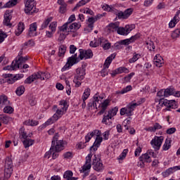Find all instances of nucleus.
I'll return each mask as SVG.
<instances>
[{
    "label": "nucleus",
    "mask_w": 180,
    "mask_h": 180,
    "mask_svg": "<svg viewBox=\"0 0 180 180\" xmlns=\"http://www.w3.org/2000/svg\"><path fill=\"white\" fill-rule=\"evenodd\" d=\"M81 27V24L79 22H74L68 25V32L75 33Z\"/></svg>",
    "instance_id": "obj_24"
},
{
    "label": "nucleus",
    "mask_w": 180,
    "mask_h": 180,
    "mask_svg": "<svg viewBox=\"0 0 180 180\" xmlns=\"http://www.w3.org/2000/svg\"><path fill=\"white\" fill-rule=\"evenodd\" d=\"M23 30H25V24H23V22H19L18 25V28L15 30V35L20 36L22 34Z\"/></svg>",
    "instance_id": "obj_36"
},
{
    "label": "nucleus",
    "mask_w": 180,
    "mask_h": 180,
    "mask_svg": "<svg viewBox=\"0 0 180 180\" xmlns=\"http://www.w3.org/2000/svg\"><path fill=\"white\" fill-rule=\"evenodd\" d=\"M37 30V23L34 22L30 25V30L28 32V36L30 37H34V36H37V34L36 33V31Z\"/></svg>",
    "instance_id": "obj_22"
},
{
    "label": "nucleus",
    "mask_w": 180,
    "mask_h": 180,
    "mask_svg": "<svg viewBox=\"0 0 180 180\" xmlns=\"http://www.w3.org/2000/svg\"><path fill=\"white\" fill-rule=\"evenodd\" d=\"M102 141H103V138H102V136H97L93 146L90 148V151H96L98 148L100 147L101 143H102Z\"/></svg>",
    "instance_id": "obj_19"
},
{
    "label": "nucleus",
    "mask_w": 180,
    "mask_h": 180,
    "mask_svg": "<svg viewBox=\"0 0 180 180\" xmlns=\"http://www.w3.org/2000/svg\"><path fill=\"white\" fill-rule=\"evenodd\" d=\"M169 148H171V139H166L162 146V150H164V151H167Z\"/></svg>",
    "instance_id": "obj_41"
},
{
    "label": "nucleus",
    "mask_w": 180,
    "mask_h": 180,
    "mask_svg": "<svg viewBox=\"0 0 180 180\" xmlns=\"http://www.w3.org/2000/svg\"><path fill=\"white\" fill-rule=\"evenodd\" d=\"M117 71L119 74H123V72H124L125 74H128V72H129V69H127V68H125V67L118 68Z\"/></svg>",
    "instance_id": "obj_55"
},
{
    "label": "nucleus",
    "mask_w": 180,
    "mask_h": 180,
    "mask_svg": "<svg viewBox=\"0 0 180 180\" xmlns=\"http://www.w3.org/2000/svg\"><path fill=\"white\" fill-rule=\"evenodd\" d=\"M59 135L58 134H56L55 136L53 137L51 147L49 151L46 152L44 155L45 158H50V153L53 151L54 149L55 151H61L64 150V142L63 140H58Z\"/></svg>",
    "instance_id": "obj_1"
},
{
    "label": "nucleus",
    "mask_w": 180,
    "mask_h": 180,
    "mask_svg": "<svg viewBox=\"0 0 180 180\" xmlns=\"http://www.w3.org/2000/svg\"><path fill=\"white\" fill-rule=\"evenodd\" d=\"M4 77V82H7V84H15L16 80L12 74H4L3 75Z\"/></svg>",
    "instance_id": "obj_25"
},
{
    "label": "nucleus",
    "mask_w": 180,
    "mask_h": 180,
    "mask_svg": "<svg viewBox=\"0 0 180 180\" xmlns=\"http://www.w3.org/2000/svg\"><path fill=\"white\" fill-rule=\"evenodd\" d=\"M153 61L155 65L159 68L162 67V65L164 64V59H162V57H161L160 55H156L153 59Z\"/></svg>",
    "instance_id": "obj_28"
},
{
    "label": "nucleus",
    "mask_w": 180,
    "mask_h": 180,
    "mask_svg": "<svg viewBox=\"0 0 180 180\" xmlns=\"http://www.w3.org/2000/svg\"><path fill=\"white\" fill-rule=\"evenodd\" d=\"M128 150L125 149L123 152L120 155L118 160H124L126 158V155H127Z\"/></svg>",
    "instance_id": "obj_60"
},
{
    "label": "nucleus",
    "mask_w": 180,
    "mask_h": 180,
    "mask_svg": "<svg viewBox=\"0 0 180 180\" xmlns=\"http://www.w3.org/2000/svg\"><path fill=\"white\" fill-rule=\"evenodd\" d=\"M58 153H60V151H56V150L53 149V151L49 153V155H48V157H49L50 158V156L52 155L53 160H56V158L58 157Z\"/></svg>",
    "instance_id": "obj_54"
},
{
    "label": "nucleus",
    "mask_w": 180,
    "mask_h": 180,
    "mask_svg": "<svg viewBox=\"0 0 180 180\" xmlns=\"http://www.w3.org/2000/svg\"><path fill=\"white\" fill-rule=\"evenodd\" d=\"M54 122H57V120L54 118V115L52 117L49 118L44 124H43L40 127L41 129H46L47 126H50V124H53Z\"/></svg>",
    "instance_id": "obj_35"
},
{
    "label": "nucleus",
    "mask_w": 180,
    "mask_h": 180,
    "mask_svg": "<svg viewBox=\"0 0 180 180\" xmlns=\"http://www.w3.org/2000/svg\"><path fill=\"white\" fill-rule=\"evenodd\" d=\"M9 103H11V102L8 100V97L6 96H0V106L1 108L9 105Z\"/></svg>",
    "instance_id": "obj_34"
},
{
    "label": "nucleus",
    "mask_w": 180,
    "mask_h": 180,
    "mask_svg": "<svg viewBox=\"0 0 180 180\" xmlns=\"http://www.w3.org/2000/svg\"><path fill=\"white\" fill-rule=\"evenodd\" d=\"M65 84H66L67 94L71 95V85L70 84V81L65 79Z\"/></svg>",
    "instance_id": "obj_58"
},
{
    "label": "nucleus",
    "mask_w": 180,
    "mask_h": 180,
    "mask_svg": "<svg viewBox=\"0 0 180 180\" xmlns=\"http://www.w3.org/2000/svg\"><path fill=\"white\" fill-rule=\"evenodd\" d=\"M146 46H148V50L152 51L153 50H155V46H154V42L153 41H148L146 42Z\"/></svg>",
    "instance_id": "obj_52"
},
{
    "label": "nucleus",
    "mask_w": 180,
    "mask_h": 180,
    "mask_svg": "<svg viewBox=\"0 0 180 180\" xmlns=\"http://www.w3.org/2000/svg\"><path fill=\"white\" fill-rule=\"evenodd\" d=\"M59 108L57 109L56 113L53 115V119L58 120L64 115L68 109V103L65 100H62L59 103Z\"/></svg>",
    "instance_id": "obj_4"
},
{
    "label": "nucleus",
    "mask_w": 180,
    "mask_h": 180,
    "mask_svg": "<svg viewBox=\"0 0 180 180\" xmlns=\"http://www.w3.org/2000/svg\"><path fill=\"white\" fill-rule=\"evenodd\" d=\"M20 0H10L7 3H6L4 6H2V2H0V9H4L5 8H12L15 5H18V2Z\"/></svg>",
    "instance_id": "obj_23"
},
{
    "label": "nucleus",
    "mask_w": 180,
    "mask_h": 180,
    "mask_svg": "<svg viewBox=\"0 0 180 180\" xmlns=\"http://www.w3.org/2000/svg\"><path fill=\"white\" fill-rule=\"evenodd\" d=\"M100 46L103 47V50H109L110 49V43L108 42L106 39L103 38L98 39Z\"/></svg>",
    "instance_id": "obj_29"
},
{
    "label": "nucleus",
    "mask_w": 180,
    "mask_h": 180,
    "mask_svg": "<svg viewBox=\"0 0 180 180\" xmlns=\"http://www.w3.org/2000/svg\"><path fill=\"white\" fill-rule=\"evenodd\" d=\"M129 91H131V86H130V85L126 86L121 91H116V94L117 95H119V94L123 95L124 94H127V92H129Z\"/></svg>",
    "instance_id": "obj_46"
},
{
    "label": "nucleus",
    "mask_w": 180,
    "mask_h": 180,
    "mask_svg": "<svg viewBox=\"0 0 180 180\" xmlns=\"http://www.w3.org/2000/svg\"><path fill=\"white\" fill-rule=\"evenodd\" d=\"M129 44H130V40L123 39L116 42L114 44V49H115V50H121V49H123V46H129Z\"/></svg>",
    "instance_id": "obj_17"
},
{
    "label": "nucleus",
    "mask_w": 180,
    "mask_h": 180,
    "mask_svg": "<svg viewBox=\"0 0 180 180\" xmlns=\"http://www.w3.org/2000/svg\"><path fill=\"white\" fill-rule=\"evenodd\" d=\"M117 112H119V107L117 106L109 110L108 114L103 116V122L108 124V122H106V120H109V119H112V117H114V116H116V115H117Z\"/></svg>",
    "instance_id": "obj_14"
},
{
    "label": "nucleus",
    "mask_w": 180,
    "mask_h": 180,
    "mask_svg": "<svg viewBox=\"0 0 180 180\" xmlns=\"http://www.w3.org/2000/svg\"><path fill=\"white\" fill-rule=\"evenodd\" d=\"M0 120L4 124H8L11 122V117L6 115V114L0 115Z\"/></svg>",
    "instance_id": "obj_37"
},
{
    "label": "nucleus",
    "mask_w": 180,
    "mask_h": 180,
    "mask_svg": "<svg viewBox=\"0 0 180 180\" xmlns=\"http://www.w3.org/2000/svg\"><path fill=\"white\" fill-rule=\"evenodd\" d=\"M109 103H110V100L109 99H105L101 103V110L98 112V115H103L105 113L106 109H108V106H109Z\"/></svg>",
    "instance_id": "obj_31"
},
{
    "label": "nucleus",
    "mask_w": 180,
    "mask_h": 180,
    "mask_svg": "<svg viewBox=\"0 0 180 180\" xmlns=\"http://www.w3.org/2000/svg\"><path fill=\"white\" fill-rule=\"evenodd\" d=\"M131 13H133V8H127V10H125L124 11V15L125 19H127V18H129L131 15Z\"/></svg>",
    "instance_id": "obj_53"
},
{
    "label": "nucleus",
    "mask_w": 180,
    "mask_h": 180,
    "mask_svg": "<svg viewBox=\"0 0 180 180\" xmlns=\"http://www.w3.org/2000/svg\"><path fill=\"white\" fill-rule=\"evenodd\" d=\"M4 70L7 71H15V70H18V67L16 66V63L15 61H13L11 65H7L4 68Z\"/></svg>",
    "instance_id": "obj_40"
},
{
    "label": "nucleus",
    "mask_w": 180,
    "mask_h": 180,
    "mask_svg": "<svg viewBox=\"0 0 180 180\" xmlns=\"http://www.w3.org/2000/svg\"><path fill=\"white\" fill-rule=\"evenodd\" d=\"M25 86H20L17 88V89L15 90V94L16 95H18V96H22V95H23V94H25Z\"/></svg>",
    "instance_id": "obj_43"
},
{
    "label": "nucleus",
    "mask_w": 180,
    "mask_h": 180,
    "mask_svg": "<svg viewBox=\"0 0 180 180\" xmlns=\"http://www.w3.org/2000/svg\"><path fill=\"white\" fill-rule=\"evenodd\" d=\"M4 167V178L9 179L12 175V172H13V162L11 158L7 157L6 158Z\"/></svg>",
    "instance_id": "obj_5"
},
{
    "label": "nucleus",
    "mask_w": 180,
    "mask_h": 180,
    "mask_svg": "<svg viewBox=\"0 0 180 180\" xmlns=\"http://www.w3.org/2000/svg\"><path fill=\"white\" fill-rule=\"evenodd\" d=\"M144 102V99L140 98L139 101H138L136 103H134L132 101L129 104L127 105L125 108H122L120 109V115L121 116H124V115H127V116H133V111L137 106H140L141 103Z\"/></svg>",
    "instance_id": "obj_2"
},
{
    "label": "nucleus",
    "mask_w": 180,
    "mask_h": 180,
    "mask_svg": "<svg viewBox=\"0 0 180 180\" xmlns=\"http://www.w3.org/2000/svg\"><path fill=\"white\" fill-rule=\"evenodd\" d=\"M51 20H53L52 17L48 18L46 20H45L41 26V30L46 29Z\"/></svg>",
    "instance_id": "obj_45"
},
{
    "label": "nucleus",
    "mask_w": 180,
    "mask_h": 180,
    "mask_svg": "<svg viewBox=\"0 0 180 180\" xmlns=\"http://www.w3.org/2000/svg\"><path fill=\"white\" fill-rule=\"evenodd\" d=\"M93 168L97 172H101V171H103V163H102V160L101 158H98L96 155H94L93 158Z\"/></svg>",
    "instance_id": "obj_11"
},
{
    "label": "nucleus",
    "mask_w": 180,
    "mask_h": 180,
    "mask_svg": "<svg viewBox=\"0 0 180 180\" xmlns=\"http://www.w3.org/2000/svg\"><path fill=\"white\" fill-rule=\"evenodd\" d=\"M140 38V35L139 34H135L134 36H132L130 39H127L126 40H129L130 44L136 41V40H137V39Z\"/></svg>",
    "instance_id": "obj_61"
},
{
    "label": "nucleus",
    "mask_w": 180,
    "mask_h": 180,
    "mask_svg": "<svg viewBox=\"0 0 180 180\" xmlns=\"http://www.w3.org/2000/svg\"><path fill=\"white\" fill-rule=\"evenodd\" d=\"M68 23L65 22L63 26L60 27L59 30L60 32H62V33H70V32H68Z\"/></svg>",
    "instance_id": "obj_50"
},
{
    "label": "nucleus",
    "mask_w": 180,
    "mask_h": 180,
    "mask_svg": "<svg viewBox=\"0 0 180 180\" xmlns=\"http://www.w3.org/2000/svg\"><path fill=\"white\" fill-rule=\"evenodd\" d=\"M27 61V56L25 57H20L18 60H16L14 63L16 64L17 68H22V64H25Z\"/></svg>",
    "instance_id": "obj_32"
},
{
    "label": "nucleus",
    "mask_w": 180,
    "mask_h": 180,
    "mask_svg": "<svg viewBox=\"0 0 180 180\" xmlns=\"http://www.w3.org/2000/svg\"><path fill=\"white\" fill-rule=\"evenodd\" d=\"M91 0H81L76 4L75 7L73 8V11H75L77 8H81V6H84V5H86L88 2Z\"/></svg>",
    "instance_id": "obj_47"
},
{
    "label": "nucleus",
    "mask_w": 180,
    "mask_h": 180,
    "mask_svg": "<svg viewBox=\"0 0 180 180\" xmlns=\"http://www.w3.org/2000/svg\"><path fill=\"white\" fill-rule=\"evenodd\" d=\"M49 29L51 32H55L57 30V22H52L49 25Z\"/></svg>",
    "instance_id": "obj_57"
},
{
    "label": "nucleus",
    "mask_w": 180,
    "mask_h": 180,
    "mask_svg": "<svg viewBox=\"0 0 180 180\" xmlns=\"http://www.w3.org/2000/svg\"><path fill=\"white\" fill-rule=\"evenodd\" d=\"M139 161H141V162H142V164H141V168H143L144 167L145 162H151V158L149 156L148 152H146L145 154H142L139 157Z\"/></svg>",
    "instance_id": "obj_20"
},
{
    "label": "nucleus",
    "mask_w": 180,
    "mask_h": 180,
    "mask_svg": "<svg viewBox=\"0 0 180 180\" xmlns=\"http://www.w3.org/2000/svg\"><path fill=\"white\" fill-rule=\"evenodd\" d=\"M19 134H20V139H23L24 140H26L27 139V133L25 132V128H20L19 131Z\"/></svg>",
    "instance_id": "obj_48"
},
{
    "label": "nucleus",
    "mask_w": 180,
    "mask_h": 180,
    "mask_svg": "<svg viewBox=\"0 0 180 180\" xmlns=\"http://www.w3.org/2000/svg\"><path fill=\"white\" fill-rule=\"evenodd\" d=\"M176 131V128L175 127H172L169 129H167L166 131L167 134H174Z\"/></svg>",
    "instance_id": "obj_63"
},
{
    "label": "nucleus",
    "mask_w": 180,
    "mask_h": 180,
    "mask_svg": "<svg viewBox=\"0 0 180 180\" xmlns=\"http://www.w3.org/2000/svg\"><path fill=\"white\" fill-rule=\"evenodd\" d=\"M178 169H180L179 166H175L173 167H170L167 169L165 172H162V176L165 178H167V176H169L171 174H173V172H175V171H178Z\"/></svg>",
    "instance_id": "obj_26"
},
{
    "label": "nucleus",
    "mask_w": 180,
    "mask_h": 180,
    "mask_svg": "<svg viewBox=\"0 0 180 180\" xmlns=\"http://www.w3.org/2000/svg\"><path fill=\"white\" fill-rule=\"evenodd\" d=\"M180 34V29H176L172 33V37L173 39H176V37H179Z\"/></svg>",
    "instance_id": "obj_59"
},
{
    "label": "nucleus",
    "mask_w": 180,
    "mask_h": 180,
    "mask_svg": "<svg viewBox=\"0 0 180 180\" xmlns=\"http://www.w3.org/2000/svg\"><path fill=\"white\" fill-rule=\"evenodd\" d=\"M92 167V153H89L86 157V162L82 169L79 170L81 174H84V176L89 175V171Z\"/></svg>",
    "instance_id": "obj_6"
},
{
    "label": "nucleus",
    "mask_w": 180,
    "mask_h": 180,
    "mask_svg": "<svg viewBox=\"0 0 180 180\" xmlns=\"http://www.w3.org/2000/svg\"><path fill=\"white\" fill-rule=\"evenodd\" d=\"M147 153L150 158L153 157V158H157V153H155L152 149L148 150Z\"/></svg>",
    "instance_id": "obj_62"
},
{
    "label": "nucleus",
    "mask_w": 180,
    "mask_h": 180,
    "mask_svg": "<svg viewBox=\"0 0 180 180\" xmlns=\"http://www.w3.org/2000/svg\"><path fill=\"white\" fill-rule=\"evenodd\" d=\"M76 75L74 77L73 82L75 84V88H79L81 86V82L79 81H82L84 78H85L86 72L85 68H79L76 70Z\"/></svg>",
    "instance_id": "obj_7"
},
{
    "label": "nucleus",
    "mask_w": 180,
    "mask_h": 180,
    "mask_svg": "<svg viewBox=\"0 0 180 180\" xmlns=\"http://www.w3.org/2000/svg\"><path fill=\"white\" fill-rule=\"evenodd\" d=\"M13 108L11 105H5L3 110L4 113H7L8 115H12L13 113Z\"/></svg>",
    "instance_id": "obj_44"
},
{
    "label": "nucleus",
    "mask_w": 180,
    "mask_h": 180,
    "mask_svg": "<svg viewBox=\"0 0 180 180\" xmlns=\"http://www.w3.org/2000/svg\"><path fill=\"white\" fill-rule=\"evenodd\" d=\"M160 106H165V110H171V109H176V102L175 100H164L160 98L159 100Z\"/></svg>",
    "instance_id": "obj_9"
},
{
    "label": "nucleus",
    "mask_w": 180,
    "mask_h": 180,
    "mask_svg": "<svg viewBox=\"0 0 180 180\" xmlns=\"http://www.w3.org/2000/svg\"><path fill=\"white\" fill-rule=\"evenodd\" d=\"M135 26L134 25H126L124 27H118V30L117 33L120 34L121 36H127L133 29H134Z\"/></svg>",
    "instance_id": "obj_13"
},
{
    "label": "nucleus",
    "mask_w": 180,
    "mask_h": 180,
    "mask_svg": "<svg viewBox=\"0 0 180 180\" xmlns=\"http://www.w3.org/2000/svg\"><path fill=\"white\" fill-rule=\"evenodd\" d=\"M67 50V47L64 45H61L59 47L58 56L59 57H63L64 54H65V51Z\"/></svg>",
    "instance_id": "obj_51"
},
{
    "label": "nucleus",
    "mask_w": 180,
    "mask_h": 180,
    "mask_svg": "<svg viewBox=\"0 0 180 180\" xmlns=\"http://www.w3.org/2000/svg\"><path fill=\"white\" fill-rule=\"evenodd\" d=\"M162 141H164V136H155L154 139L150 141V144L155 151H158V150L161 148Z\"/></svg>",
    "instance_id": "obj_10"
},
{
    "label": "nucleus",
    "mask_w": 180,
    "mask_h": 180,
    "mask_svg": "<svg viewBox=\"0 0 180 180\" xmlns=\"http://www.w3.org/2000/svg\"><path fill=\"white\" fill-rule=\"evenodd\" d=\"M115 58H116V53H112L110 56H108L104 63L103 68H109V65L112 64V60H115Z\"/></svg>",
    "instance_id": "obj_30"
},
{
    "label": "nucleus",
    "mask_w": 180,
    "mask_h": 180,
    "mask_svg": "<svg viewBox=\"0 0 180 180\" xmlns=\"http://www.w3.org/2000/svg\"><path fill=\"white\" fill-rule=\"evenodd\" d=\"M119 26H120V24L119 23V22H110L107 26V29L108 30V32L109 33H113L115 32H117V30H119Z\"/></svg>",
    "instance_id": "obj_18"
},
{
    "label": "nucleus",
    "mask_w": 180,
    "mask_h": 180,
    "mask_svg": "<svg viewBox=\"0 0 180 180\" xmlns=\"http://www.w3.org/2000/svg\"><path fill=\"white\" fill-rule=\"evenodd\" d=\"M99 17H95V18H94V17H91V18H89V19H88V22L89 23V25H88V27L89 28V29H91V30H92V29H94V23H95V22H96V20H98V18Z\"/></svg>",
    "instance_id": "obj_39"
},
{
    "label": "nucleus",
    "mask_w": 180,
    "mask_h": 180,
    "mask_svg": "<svg viewBox=\"0 0 180 180\" xmlns=\"http://www.w3.org/2000/svg\"><path fill=\"white\" fill-rule=\"evenodd\" d=\"M180 10L177 11L173 19L169 22V27H175V25L179 22Z\"/></svg>",
    "instance_id": "obj_21"
},
{
    "label": "nucleus",
    "mask_w": 180,
    "mask_h": 180,
    "mask_svg": "<svg viewBox=\"0 0 180 180\" xmlns=\"http://www.w3.org/2000/svg\"><path fill=\"white\" fill-rule=\"evenodd\" d=\"M161 129H162L161 124H160L158 122H155L153 127L146 128L145 130H146V131H150L151 133H155L157 130H161Z\"/></svg>",
    "instance_id": "obj_27"
},
{
    "label": "nucleus",
    "mask_w": 180,
    "mask_h": 180,
    "mask_svg": "<svg viewBox=\"0 0 180 180\" xmlns=\"http://www.w3.org/2000/svg\"><path fill=\"white\" fill-rule=\"evenodd\" d=\"M30 102V105H31V106H34V105H36V103H37V101H36V98L34 97H31L29 100Z\"/></svg>",
    "instance_id": "obj_64"
},
{
    "label": "nucleus",
    "mask_w": 180,
    "mask_h": 180,
    "mask_svg": "<svg viewBox=\"0 0 180 180\" xmlns=\"http://www.w3.org/2000/svg\"><path fill=\"white\" fill-rule=\"evenodd\" d=\"M12 20V11L7 10L4 13V25L5 26H12L11 20Z\"/></svg>",
    "instance_id": "obj_16"
},
{
    "label": "nucleus",
    "mask_w": 180,
    "mask_h": 180,
    "mask_svg": "<svg viewBox=\"0 0 180 180\" xmlns=\"http://www.w3.org/2000/svg\"><path fill=\"white\" fill-rule=\"evenodd\" d=\"M81 61L80 58H76L74 56L69 57L68 58L67 63L64 65V67L62 68V71H66V70H68V68H70V67H72L75 64H78Z\"/></svg>",
    "instance_id": "obj_12"
},
{
    "label": "nucleus",
    "mask_w": 180,
    "mask_h": 180,
    "mask_svg": "<svg viewBox=\"0 0 180 180\" xmlns=\"http://www.w3.org/2000/svg\"><path fill=\"white\" fill-rule=\"evenodd\" d=\"M25 5V12L27 15H33L39 12V9L34 7V0H26Z\"/></svg>",
    "instance_id": "obj_8"
},
{
    "label": "nucleus",
    "mask_w": 180,
    "mask_h": 180,
    "mask_svg": "<svg viewBox=\"0 0 180 180\" xmlns=\"http://www.w3.org/2000/svg\"><path fill=\"white\" fill-rule=\"evenodd\" d=\"M174 88L172 86H169V88L164 89L165 98H168V96H171L174 95Z\"/></svg>",
    "instance_id": "obj_42"
},
{
    "label": "nucleus",
    "mask_w": 180,
    "mask_h": 180,
    "mask_svg": "<svg viewBox=\"0 0 180 180\" xmlns=\"http://www.w3.org/2000/svg\"><path fill=\"white\" fill-rule=\"evenodd\" d=\"M22 144L24 145L25 148H29L32 144H34V141L27 138L26 139H24Z\"/></svg>",
    "instance_id": "obj_38"
},
{
    "label": "nucleus",
    "mask_w": 180,
    "mask_h": 180,
    "mask_svg": "<svg viewBox=\"0 0 180 180\" xmlns=\"http://www.w3.org/2000/svg\"><path fill=\"white\" fill-rule=\"evenodd\" d=\"M74 175V174L68 170V171H66L64 174H63V178L65 179H67V180H77L78 179V178L77 177H73L72 176Z\"/></svg>",
    "instance_id": "obj_33"
},
{
    "label": "nucleus",
    "mask_w": 180,
    "mask_h": 180,
    "mask_svg": "<svg viewBox=\"0 0 180 180\" xmlns=\"http://www.w3.org/2000/svg\"><path fill=\"white\" fill-rule=\"evenodd\" d=\"M139 58H140V54L136 53L129 60V63H130L131 64L133 63H136V61H137Z\"/></svg>",
    "instance_id": "obj_56"
},
{
    "label": "nucleus",
    "mask_w": 180,
    "mask_h": 180,
    "mask_svg": "<svg viewBox=\"0 0 180 180\" xmlns=\"http://www.w3.org/2000/svg\"><path fill=\"white\" fill-rule=\"evenodd\" d=\"M79 56L81 60H84V58L87 59V58H92L94 56V53H92V50L88 49L86 51H84V49H79Z\"/></svg>",
    "instance_id": "obj_15"
},
{
    "label": "nucleus",
    "mask_w": 180,
    "mask_h": 180,
    "mask_svg": "<svg viewBox=\"0 0 180 180\" xmlns=\"http://www.w3.org/2000/svg\"><path fill=\"white\" fill-rule=\"evenodd\" d=\"M91 95V89L87 88L84 90V92L82 96V100L83 101H86L88 98H89V96Z\"/></svg>",
    "instance_id": "obj_49"
},
{
    "label": "nucleus",
    "mask_w": 180,
    "mask_h": 180,
    "mask_svg": "<svg viewBox=\"0 0 180 180\" xmlns=\"http://www.w3.org/2000/svg\"><path fill=\"white\" fill-rule=\"evenodd\" d=\"M49 78H50V73L38 72L28 77L25 80V84H32V82H34V81H36V79H41V81H44V79H49Z\"/></svg>",
    "instance_id": "obj_3"
}]
</instances>
